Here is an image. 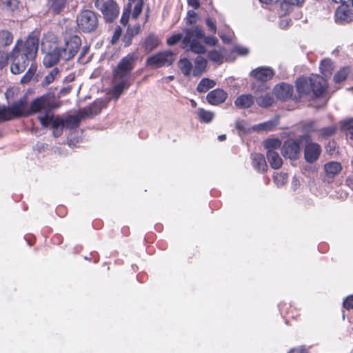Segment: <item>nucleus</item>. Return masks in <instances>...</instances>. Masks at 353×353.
Segmentation results:
<instances>
[{"label": "nucleus", "instance_id": "f257e3e1", "mask_svg": "<svg viewBox=\"0 0 353 353\" xmlns=\"http://www.w3.org/2000/svg\"><path fill=\"white\" fill-rule=\"evenodd\" d=\"M41 32L39 29L32 30L23 41L18 39L12 50L10 71L19 74L25 71L30 61H33L37 54Z\"/></svg>", "mask_w": 353, "mask_h": 353}, {"label": "nucleus", "instance_id": "f03ea898", "mask_svg": "<svg viewBox=\"0 0 353 353\" xmlns=\"http://www.w3.org/2000/svg\"><path fill=\"white\" fill-rule=\"evenodd\" d=\"M27 105L28 98L23 96L10 106L7 107L9 121L39 112L42 109L54 110L60 107L61 103L54 93L49 92L34 99L29 109L27 108Z\"/></svg>", "mask_w": 353, "mask_h": 353}, {"label": "nucleus", "instance_id": "7ed1b4c3", "mask_svg": "<svg viewBox=\"0 0 353 353\" xmlns=\"http://www.w3.org/2000/svg\"><path fill=\"white\" fill-rule=\"evenodd\" d=\"M138 59L139 57L136 52L128 53L119 61L117 67L112 70L114 80L119 81L112 88V94L115 98H119L122 92L130 86L129 80L130 73L134 68Z\"/></svg>", "mask_w": 353, "mask_h": 353}, {"label": "nucleus", "instance_id": "20e7f679", "mask_svg": "<svg viewBox=\"0 0 353 353\" xmlns=\"http://www.w3.org/2000/svg\"><path fill=\"white\" fill-rule=\"evenodd\" d=\"M185 36L183 38V43L189 46L190 50L198 54H204L206 52L205 47L199 40L203 39L204 43L210 46L217 45L219 40L214 36H205L203 28L196 26L190 28H185L183 30Z\"/></svg>", "mask_w": 353, "mask_h": 353}, {"label": "nucleus", "instance_id": "39448f33", "mask_svg": "<svg viewBox=\"0 0 353 353\" xmlns=\"http://www.w3.org/2000/svg\"><path fill=\"white\" fill-rule=\"evenodd\" d=\"M95 8L101 12L106 23H113L120 14V7L116 0H92Z\"/></svg>", "mask_w": 353, "mask_h": 353}, {"label": "nucleus", "instance_id": "423d86ee", "mask_svg": "<svg viewBox=\"0 0 353 353\" xmlns=\"http://www.w3.org/2000/svg\"><path fill=\"white\" fill-rule=\"evenodd\" d=\"M77 24L78 28L83 32H92L98 27V15L90 10H83L77 18Z\"/></svg>", "mask_w": 353, "mask_h": 353}, {"label": "nucleus", "instance_id": "0eeeda50", "mask_svg": "<svg viewBox=\"0 0 353 353\" xmlns=\"http://www.w3.org/2000/svg\"><path fill=\"white\" fill-rule=\"evenodd\" d=\"M311 139L310 135L305 134L299 136L296 139H289L285 141L282 147L283 157L290 159H296L300 153L301 143Z\"/></svg>", "mask_w": 353, "mask_h": 353}, {"label": "nucleus", "instance_id": "6e6552de", "mask_svg": "<svg viewBox=\"0 0 353 353\" xmlns=\"http://www.w3.org/2000/svg\"><path fill=\"white\" fill-rule=\"evenodd\" d=\"M52 40V43L48 47V52L43 59V65L47 68L55 65L60 59H63L62 52L57 44V38L53 37Z\"/></svg>", "mask_w": 353, "mask_h": 353}, {"label": "nucleus", "instance_id": "1a4fd4ad", "mask_svg": "<svg viewBox=\"0 0 353 353\" xmlns=\"http://www.w3.org/2000/svg\"><path fill=\"white\" fill-rule=\"evenodd\" d=\"M81 46V40L79 36L73 35L65 41L63 46H59L62 52L63 60L72 59L78 52Z\"/></svg>", "mask_w": 353, "mask_h": 353}, {"label": "nucleus", "instance_id": "9d476101", "mask_svg": "<svg viewBox=\"0 0 353 353\" xmlns=\"http://www.w3.org/2000/svg\"><path fill=\"white\" fill-rule=\"evenodd\" d=\"M172 53L170 51L159 52L146 59V64L159 68L172 63Z\"/></svg>", "mask_w": 353, "mask_h": 353}, {"label": "nucleus", "instance_id": "9b49d317", "mask_svg": "<svg viewBox=\"0 0 353 353\" xmlns=\"http://www.w3.org/2000/svg\"><path fill=\"white\" fill-rule=\"evenodd\" d=\"M304 148V158L307 163H312L318 160L321 154V147L319 143L306 141Z\"/></svg>", "mask_w": 353, "mask_h": 353}, {"label": "nucleus", "instance_id": "f8f14e48", "mask_svg": "<svg viewBox=\"0 0 353 353\" xmlns=\"http://www.w3.org/2000/svg\"><path fill=\"white\" fill-rule=\"evenodd\" d=\"M274 94L278 100L286 101L292 98L294 87L290 84L283 82L274 86Z\"/></svg>", "mask_w": 353, "mask_h": 353}, {"label": "nucleus", "instance_id": "ddd939ff", "mask_svg": "<svg viewBox=\"0 0 353 353\" xmlns=\"http://www.w3.org/2000/svg\"><path fill=\"white\" fill-rule=\"evenodd\" d=\"M310 79L312 83L311 92H312L314 97L319 98L323 97L327 88V81L319 75L310 77Z\"/></svg>", "mask_w": 353, "mask_h": 353}, {"label": "nucleus", "instance_id": "4468645a", "mask_svg": "<svg viewBox=\"0 0 353 353\" xmlns=\"http://www.w3.org/2000/svg\"><path fill=\"white\" fill-rule=\"evenodd\" d=\"M70 0H46L48 11L52 15H59L68 8Z\"/></svg>", "mask_w": 353, "mask_h": 353}, {"label": "nucleus", "instance_id": "2eb2a0df", "mask_svg": "<svg viewBox=\"0 0 353 353\" xmlns=\"http://www.w3.org/2000/svg\"><path fill=\"white\" fill-rule=\"evenodd\" d=\"M106 107V102L102 99H97L94 101L90 105L85 107L81 110L83 117H88L90 116L97 115L99 114L102 109Z\"/></svg>", "mask_w": 353, "mask_h": 353}, {"label": "nucleus", "instance_id": "dca6fc26", "mask_svg": "<svg viewBox=\"0 0 353 353\" xmlns=\"http://www.w3.org/2000/svg\"><path fill=\"white\" fill-rule=\"evenodd\" d=\"M227 98L228 93L221 88H216L209 92L206 96L208 102L213 105H218L223 103Z\"/></svg>", "mask_w": 353, "mask_h": 353}, {"label": "nucleus", "instance_id": "f3484780", "mask_svg": "<svg viewBox=\"0 0 353 353\" xmlns=\"http://www.w3.org/2000/svg\"><path fill=\"white\" fill-rule=\"evenodd\" d=\"M335 18L336 21L342 23H350L353 21V11L348 5H342L336 9Z\"/></svg>", "mask_w": 353, "mask_h": 353}, {"label": "nucleus", "instance_id": "a211bd4d", "mask_svg": "<svg viewBox=\"0 0 353 353\" xmlns=\"http://www.w3.org/2000/svg\"><path fill=\"white\" fill-rule=\"evenodd\" d=\"M251 74L256 80L266 82L273 78L274 72L271 68L259 67L252 70Z\"/></svg>", "mask_w": 353, "mask_h": 353}, {"label": "nucleus", "instance_id": "6ab92c4d", "mask_svg": "<svg viewBox=\"0 0 353 353\" xmlns=\"http://www.w3.org/2000/svg\"><path fill=\"white\" fill-rule=\"evenodd\" d=\"M312 83L310 77H301L296 79V90L300 97L308 95L311 93V88Z\"/></svg>", "mask_w": 353, "mask_h": 353}, {"label": "nucleus", "instance_id": "aec40b11", "mask_svg": "<svg viewBox=\"0 0 353 353\" xmlns=\"http://www.w3.org/2000/svg\"><path fill=\"white\" fill-rule=\"evenodd\" d=\"M141 26L140 23H137L133 26H129L125 33L122 37V41L124 43V46H130L132 43L133 38L141 33Z\"/></svg>", "mask_w": 353, "mask_h": 353}, {"label": "nucleus", "instance_id": "412c9836", "mask_svg": "<svg viewBox=\"0 0 353 353\" xmlns=\"http://www.w3.org/2000/svg\"><path fill=\"white\" fill-rule=\"evenodd\" d=\"M161 43V41L154 33H150L143 40L141 46L146 53L151 52Z\"/></svg>", "mask_w": 353, "mask_h": 353}, {"label": "nucleus", "instance_id": "4be33fe9", "mask_svg": "<svg viewBox=\"0 0 353 353\" xmlns=\"http://www.w3.org/2000/svg\"><path fill=\"white\" fill-rule=\"evenodd\" d=\"M252 164L258 172H265L267 171L268 165L263 154L261 153L252 154Z\"/></svg>", "mask_w": 353, "mask_h": 353}, {"label": "nucleus", "instance_id": "5701e85b", "mask_svg": "<svg viewBox=\"0 0 353 353\" xmlns=\"http://www.w3.org/2000/svg\"><path fill=\"white\" fill-rule=\"evenodd\" d=\"M254 103V97L250 94H241L234 101L235 105L241 109H247L250 108Z\"/></svg>", "mask_w": 353, "mask_h": 353}, {"label": "nucleus", "instance_id": "b1692460", "mask_svg": "<svg viewBox=\"0 0 353 353\" xmlns=\"http://www.w3.org/2000/svg\"><path fill=\"white\" fill-rule=\"evenodd\" d=\"M85 118L83 117V114L79 112L77 115H70L65 118L64 121V126L69 129H75L79 126L82 119Z\"/></svg>", "mask_w": 353, "mask_h": 353}, {"label": "nucleus", "instance_id": "393cba45", "mask_svg": "<svg viewBox=\"0 0 353 353\" xmlns=\"http://www.w3.org/2000/svg\"><path fill=\"white\" fill-rule=\"evenodd\" d=\"M281 314L287 319H294L297 315L295 307L288 303H281L279 305Z\"/></svg>", "mask_w": 353, "mask_h": 353}, {"label": "nucleus", "instance_id": "a878e982", "mask_svg": "<svg viewBox=\"0 0 353 353\" xmlns=\"http://www.w3.org/2000/svg\"><path fill=\"white\" fill-rule=\"evenodd\" d=\"M281 314L287 319H294L297 315L295 307L288 303H281L279 305Z\"/></svg>", "mask_w": 353, "mask_h": 353}, {"label": "nucleus", "instance_id": "bb28decb", "mask_svg": "<svg viewBox=\"0 0 353 353\" xmlns=\"http://www.w3.org/2000/svg\"><path fill=\"white\" fill-rule=\"evenodd\" d=\"M281 314L287 319H294L297 315L295 307L288 303H281L279 305Z\"/></svg>", "mask_w": 353, "mask_h": 353}, {"label": "nucleus", "instance_id": "cd10ccee", "mask_svg": "<svg viewBox=\"0 0 353 353\" xmlns=\"http://www.w3.org/2000/svg\"><path fill=\"white\" fill-rule=\"evenodd\" d=\"M195 66L192 70V74L194 77H200L206 70L207 60L202 57H198L194 60Z\"/></svg>", "mask_w": 353, "mask_h": 353}, {"label": "nucleus", "instance_id": "c85d7f7f", "mask_svg": "<svg viewBox=\"0 0 353 353\" xmlns=\"http://www.w3.org/2000/svg\"><path fill=\"white\" fill-rule=\"evenodd\" d=\"M266 157L272 168L279 169L283 165V160L276 152H267Z\"/></svg>", "mask_w": 353, "mask_h": 353}, {"label": "nucleus", "instance_id": "c756f323", "mask_svg": "<svg viewBox=\"0 0 353 353\" xmlns=\"http://www.w3.org/2000/svg\"><path fill=\"white\" fill-rule=\"evenodd\" d=\"M324 170L327 175L333 178L341 171L342 166L339 162L330 161L325 164Z\"/></svg>", "mask_w": 353, "mask_h": 353}, {"label": "nucleus", "instance_id": "7c9ffc66", "mask_svg": "<svg viewBox=\"0 0 353 353\" xmlns=\"http://www.w3.org/2000/svg\"><path fill=\"white\" fill-rule=\"evenodd\" d=\"M14 41L13 34L8 30H0V46L3 48L9 47Z\"/></svg>", "mask_w": 353, "mask_h": 353}, {"label": "nucleus", "instance_id": "2f4dec72", "mask_svg": "<svg viewBox=\"0 0 353 353\" xmlns=\"http://www.w3.org/2000/svg\"><path fill=\"white\" fill-rule=\"evenodd\" d=\"M216 82L208 78L202 79L197 85L196 90L200 93H204L208 91L210 88L215 86Z\"/></svg>", "mask_w": 353, "mask_h": 353}, {"label": "nucleus", "instance_id": "473e14b6", "mask_svg": "<svg viewBox=\"0 0 353 353\" xmlns=\"http://www.w3.org/2000/svg\"><path fill=\"white\" fill-rule=\"evenodd\" d=\"M351 72V68L350 66H345L341 68L337 72L334 74L333 77V81L336 83H340L347 78L348 75Z\"/></svg>", "mask_w": 353, "mask_h": 353}, {"label": "nucleus", "instance_id": "72a5a7b5", "mask_svg": "<svg viewBox=\"0 0 353 353\" xmlns=\"http://www.w3.org/2000/svg\"><path fill=\"white\" fill-rule=\"evenodd\" d=\"M282 142L279 139H268L263 142V146L267 150V152H276L281 147Z\"/></svg>", "mask_w": 353, "mask_h": 353}, {"label": "nucleus", "instance_id": "f704fd0d", "mask_svg": "<svg viewBox=\"0 0 353 353\" xmlns=\"http://www.w3.org/2000/svg\"><path fill=\"white\" fill-rule=\"evenodd\" d=\"M178 67L181 72L186 77L191 74L192 70V64L190 61L187 58L181 59L179 61Z\"/></svg>", "mask_w": 353, "mask_h": 353}, {"label": "nucleus", "instance_id": "c9c22d12", "mask_svg": "<svg viewBox=\"0 0 353 353\" xmlns=\"http://www.w3.org/2000/svg\"><path fill=\"white\" fill-rule=\"evenodd\" d=\"M333 69V63L330 59H324L321 61L320 70L324 76L330 75Z\"/></svg>", "mask_w": 353, "mask_h": 353}, {"label": "nucleus", "instance_id": "e433bc0d", "mask_svg": "<svg viewBox=\"0 0 353 353\" xmlns=\"http://www.w3.org/2000/svg\"><path fill=\"white\" fill-rule=\"evenodd\" d=\"M257 104L262 108H268L274 103L273 96L268 93L256 99Z\"/></svg>", "mask_w": 353, "mask_h": 353}, {"label": "nucleus", "instance_id": "4c0bfd02", "mask_svg": "<svg viewBox=\"0 0 353 353\" xmlns=\"http://www.w3.org/2000/svg\"><path fill=\"white\" fill-rule=\"evenodd\" d=\"M42 110L44 111L45 114L39 115L38 117V119L40 121V123L41 124V125L44 128H46L50 125L52 120L54 117L53 114H50V112L51 111H52L53 110H46L45 109H42L41 111Z\"/></svg>", "mask_w": 353, "mask_h": 353}, {"label": "nucleus", "instance_id": "58836bf2", "mask_svg": "<svg viewBox=\"0 0 353 353\" xmlns=\"http://www.w3.org/2000/svg\"><path fill=\"white\" fill-rule=\"evenodd\" d=\"M337 131V128L335 125H330L325 128H321L319 132V138L321 139H327L329 137H332L336 134Z\"/></svg>", "mask_w": 353, "mask_h": 353}, {"label": "nucleus", "instance_id": "ea45409f", "mask_svg": "<svg viewBox=\"0 0 353 353\" xmlns=\"http://www.w3.org/2000/svg\"><path fill=\"white\" fill-rule=\"evenodd\" d=\"M199 119L202 123H209L213 119V113L210 111H207L203 108H199L196 111Z\"/></svg>", "mask_w": 353, "mask_h": 353}, {"label": "nucleus", "instance_id": "a19ab883", "mask_svg": "<svg viewBox=\"0 0 353 353\" xmlns=\"http://www.w3.org/2000/svg\"><path fill=\"white\" fill-rule=\"evenodd\" d=\"M131 12L132 6H130V3H127L123 8V13L120 19L121 24L126 26L128 23Z\"/></svg>", "mask_w": 353, "mask_h": 353}, {"label": "nucleus", "instance_id": "79ce46f5", "mask_svg": "<svg viewBox=\"0 0 353 353\" xmlns=\"http://www.w3.org/2000/svg\"><path fill=\"white\" fill-rule=\"evenodd\" d=\"M341 128L342 130L345 131L347 137L353 140V119L343 122Z\"/></svg>", "mask_w": 353, "mask_h": 353}, {"label": "nucleus", "instance_id": "37998d69", "mask_svg": "<svg viewBox=\"0 0 353 353\" xmlns=\"http://www.w3.org/2000/svg\"><path fill=\"white\" fill-rule=\"evenodd\" d=\"M59 73V70L57 68H54L43 79L42 84L48 85L52 83L57 74Z\"/></svg>", "mask_w": 353, "mask_h": 353}, {"label": "nucleus", "instance_id": "c03bdc74", "mask_svg": "<svg viewBox=\"0 0 353 353\" xmlns=\"http://www.w3.org/2000/svg\"><path fill=\"white\" fill-rule=\"evenodd\" d=\"M288 176L286 173L279 172L273 175L274 182L278 185L281 186L288 181Z\"/></svg>", "mask_w": 353, "mask_h": 353}, {"label": "nucleus", "instance_id": "a18cd8bd", "mask_svg": "<svg viewBox=\"0 0 353 353\" xmlns=\"http://www.w3.org/2000/svg\"><path fill=\"white\" fill-rule=\"evenodd\" d=\"M143 0H137V1H136V4L133 8L132 12H131L132 19H137L139 18L143 10Z\"/></svg>", "mask_w": 353, "mask_h": 353}, {"label": "nucleus", "instance_id": "49530a36", "mask_svg": "<svg viewBox=\"0 0 353 353\" xmlns=\"http://www.w3.org/2000/svg\"><path fill=\"white\" fill-rule=\"evenodd\" d=\"M36 70H37V68L32 65L29 68L28 71L26 72V74L22 77V78L21 79V83L22 84H26V83H28V82H30V80L34 77Z\"/></svg>", "mask_w": 353, "mask_h": 353}, {"label": "nucleus", "instance_id": "de8ad7c7", "mask_svg": "<svg viewBox=\"0 0 353 353\" xmlns=\"http://www.w3.org/2000/svg\"><path fill=\"white\" fill-rule=\"evenodd\" d=\"M10 59H11L10 52H7L0 49V70H2L8 65Z\"/></svg>", "mask_w": 353, "mask_h": 353}, {"label": "nucleus", "instance_id": "09e8293b", "mask_svg": "<svg viewBox=\"0 0 353 353\" xmlns=\"http://www.w3.org/2000/svg\"><path fill=\"white\" fill-rule=\"evenodd\" d=\"M208 59L215 63H221L223 62L222 54L216 50H212L208 52Z\"/></svg>", "mask_w": 353, "mask_h": 353}, {"label": "nucleus", "instance_id": "8fccbe9b", "mask_svg": "<svg viewBox=\"0 0 353 353\" xmlns=\"http://www.w3.org/2000/svg\"><path fill=\"white\" fill-rule=\"evenodd\" d=\"M122 34V29L119 26H117L114 31L113 35L110 40V43L112 45L117 44L119 41V39Z\"/></svg>", "mask_w": 353, "mask_h": 353}, {"label": "nucleus", "instance_id": "3c124183", "mask_svg": "<svg viewBox=\"0 0 353 353\" xmlns=\"http://www.w3.org/2000/svg\"><path fill=\"white\" fill-rule=\"evenodd\" d=\"M52 129L54 128H63L64 126V121L63 119L59 117H56L52 119V122L50 123Z\"/></svg>", "mask_w": 353, "mask_h": 353}, {"label": "nucleus", "instance_id": "603ef678", "mask_svg": "<svg viewBox=\"0 0 353 353\" xmlns=\"http://www.w3.org/2000/svg\"><path fill=\"white\" fill-rule=\"evenodd\" d=\"M198 16L194 10H189L187 13V25H192L196 23Z\"/></svg>", "mask_w": 353, "mask_h": 353}, {"label": "nucleus", "instance_id": "864d4df0", "mask_svg": "<svg viewBox=\"0 0 353 353\" xmlns=\"http://www.w3.org/2000/svg\"><path fill=\"white\" fill-rule=\"evenodd\" d=\"M181 39H182L181 34H180V33L175 34H173V35L170 36V37L167 38L166 42L168 46H174V45L176 44L179 41H181Z\"/></svg>", "mask_w": 353, "mask_h": 353}, {"label": "nucleus", "instance_id": "5fc2aeb1", "mask_svg": "<svg viewBox=\"0 0 353 353\" xmlns=\"http://www.w3.org/2000/svg\"><path fill=\"white\" fill-rule=\"evenodd\" d=\"M303 130L306 132L311 133L318 130L315 121H309L306 123L303 127Z\"/></svg>", "mask_w": 353, "mask_h": 353}, {"label": "nucleus", "instance_id": "6e6d98bb", "mask_svg": "<svg viewBox=\"0 0 353 353\" xmlns=\"http://www.w3.org/2000/svg\"><path fill=\"white\" fill-rule=\"evenodd\" d=\"M343 306L347 310H353V294L347 296L343 302Z\"/></svg>", "mask_w": 353, "mask_h": 353}, {"label": "nucleus", "instance_id": "4d7b16f0", "mask_svg": "<svg viewBox=\"0 0 353 353\" xmlns=\"http://www.w3.org/2000/svg\"><path fill=\"white\" fill-rule=\"evenodd\" d=\"M9 121L7 107L0 105V123Z\"/></svg>", "mask_w": 353, "mask_h": 353}, {"label": "nucleus", "instance_id": "13d9d810", "mask_svg": "<svg viewBox=\"0 0 353 353\" xmlns=\"http://www.w3.org/2000/svg\"><path fill=\"white\" fill-rule=\"evenodd\" d=\"M205 24L212 33L215 34L216 32L217 28L215 23V21H214L211 18H207L205 19Z\"/></svg>", "mask_w": 353, "mask_h": 353}, {"label": "nucleus", "instance_id": "bf43d9fd", "mask_svg": "<svg viewBox=\"0 0 353 353\" xmlns=\"http://www.w3.org/2000/svg\"><path fill=\"white\" fill-rule=\"evenodd\" d=\"M308 348L305 345H301L291 348L288 353H307Z\"/></svg>", "mask_w": 353, "mask_h": 353}, {"label": "nucleus", "instance_id": "052dcab7", "mask_svg": "<svg viewBox=\"0 0 353 353\" xmlns=\"http://www.w3.org/2000/svg\"><path fill=\"white\" fill-rule=\"evenodd\" d=\"M235 128L239 132H245V128L243 121L237 120L235 122Z\"/></svg>", "mask_w": 353, "mask_h": 353}, {"label": "nucleus", "instance_id": "680f3d73", "mask_svg": "<svg viewBox=\"0 0 353 353\" xmlns=\"http://www.w3.org/2000/svg\"><path fill=\"white\" fill-rule=\"evenodd\" d=\"M282 3L292 6H301L304 0H281Z\"/></svg>", "mask_w": 353, "mask_h": 353}, {"label": "nucleus", "instance_id": "e2e57ef3", "mask_svg": "<svg viewBox=\"0 0 353 353\" xmlns=\"http://www.w3.org/2000/svg\"><path fill=\"white\" fill-rule=\"evenodd\" d=\"M71 90H72L71 86H68L66 88H63L62 89H61L58 93L57 98H61V97L69 94Z\"/></svg>", "mask_w": 353, "mask_h": 353}, {"label": "nucleus", "instance_id": "0e129e2a", "mask_svg": "<svg viewBox=\"0 0 353 353\" xmlns=\"http://www.w3.org/2000/svg\"><path fill=\"white\" fill-rule=\"evenodd\" d=\"M6 5L7 8L13 9V8H17L18 1H17V0H6Z\"/></svg>", "mask_w": 353, "mask_h": 353}, {"label": "nucleus", "instance_id": "69168bd1", "mask_svg": "<svg viewBox=\"0 0 353 353\" xmlns=\"http://www.w3.org/2000/svg\"><path fill=\"white\" fill-rule=\"evenodd\" d=\"M188 3L195 10L200 7V2L199 0H188Z\"/></svg>", "mask_w": 353, "mask_h": 353}, {"label": "nucleus", "instance_id": "338daca9", "mask_svg": "<svg viewBox=\"0 0 353 353\" xmlns=\"http://www.w3.org/2000/svg\"><path fill=\"white\" fill-rule=\"evenodd\" d=\"M63 128H54L52 129V134L54 137H60L63 133Z\"/></svg>", "mask_w": 353, "mask_h": 353}, {"label": "nucleus", "instance_id": "774afa93", "mask_svg": "<svg viewBox=\"0 0 353 353\" xmlns=\"http://www.w3.org/2000/svg\"><path fill=\"white\" fill-rule=\"evenodd\" d=\"M346 185L353 190V176H348L346 179Z\"/></svg>", "mask_w": 353, "mask_h": 353}]
</instances>
